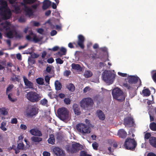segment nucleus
<instances>
[{
	"label": "nucleus",
	"mask_w": 156,
	"mask_h": 156,
	"mask_svg": "<svg viewBox=\"0 0 156 156\" xmlns=\"http://www.w3.org/2000/svg\"><path fill=\"white\" fill-rule=\"evenodd\" d=\"M0 15L4 20L9 19L12 15L7 2L4 0H0Z\"/></svg>",
	"instance_id": "1"
},
{
	"label": "nucleus",
	"mask_w": 156,
	"mask_h": 156,
	"mask_svg": "<svg viewBox=\"0 0 156 156\" xmlns=\"http://www.w3.org/2000/svg\"><path fill=\"white\" fill-rule=\"evenodd\" d=\"M137 145V143L135 140L130 138H127L124 144L125 148L126 150L134 151Z\"/></svg>",
	"instance_id": "2"
},
{
	"label": "nucleus",
	"mask_w": 156,
	"mask_h": 156,
	"mask_svg": "<svg viewBox=\"0 0 156 156\" xmlns=\"http://www.w3.org/2000/svg\"><path fill=\"white\" fill-rule=\"evenodd\" d=\"M102 77L103 80L105 82L111 84L114 80L115 76L110 71L105 70L102 73Z\"/></svg>",
	"instance_id": "3"
},
{
	"label": "nucleus",
	"mask_w": 156,
	"mask_h": 156,
	"mask_svg": "<svg viewBox=\"0 0 156 156\" xmlns=\"http://www.w3.org/2000/svg\"><path fill=\"white\" fill-rule=\"evenodd\" d=\"M85 41V38L82 35L80 34L78 35V40L76 43L73 42V43H69L68 46L70 48H74L73 44L76 45V47H79L82 49H83L85 47L84 43Z\"/></svg>",
	"instance_id": "4"
},
{
	"label": "nucleus",
	"mask_w": 156,
	"mask_h": 156,
	"mask_svg": "<svg viewBox=\"0 0 156 156\" xmlns=\"http://www.w3.org/2000/svg\"><path fill=\"white\" fill-rule=\"evenodd\" d=\"M27 98L31 102H35L39 101L41 98V97L40 94L36 92L31 91L27 93Z\"/></svg>",
	"instance_id": "5"
},
{
	"label": "nucleus",
	"mask_w": 156,
	"mask_h": 156,
	"mask_svg": "<svg viewBox=\"0 0 156 156\" xmlns=\"http://www.w3.org/2000/svg\"><path fill=\"white\" fill-rule=\"evenodd\" d=\"M76 128L78 132L81 134H85L90 133V132L89 127L85 124L79 123L76 126Z\"/></svg>",
	"instance_id": "6"
},
{
	"label": "nucleus",
	"mask_w": 156,
	"mask_h": 156,
	"mask_svg": "<svg viewBox=\"0 0 156 156\" xmlns=\"http://www.w3.org/2000/svg\"><path fill=\"white\" fill-rule=\"evenodd\" d=\"M57 113L58 117L62 120L69 119V111L65 107L59 108L58 110Z\"/></svg>",
	"instance_id": "7"
},
{
	"label": "nucleus",
	"mask_w": 156,
	"mask_h": 156,
	"mask_svg": "<svg viewBox=\"0 0 156 156\" xmlns=\"http://www.w3.org/2000/svg\"><path fill=\"white\" fill-rule=\"evenodd\" d=\"M113 98L119 101H122L125 99L122 91L119 88H114L112 91Z\"/></svg>",
	"instance_id": "8"
},
{
	"label": "nucleus",
	"mask_w": 156,
	"mask_h": 156,
	"mask_svg": "<svg viewBox=\"0 0 156 156\" xmlns=\"http://www.w3.org/2000/svg\"><path fill=\"white\" fill-rule=\"evenodd\" d=\"M5 24V25L3 26V29L6 31V37L9 38H13V34L14 33L15 29L10 28V26L11 24L10 22L6 21Z\"/></svg>",
	"instance_id": "9"
},
{
	"label": "nucleus",
	"mask_w": 156,
	"mask_h": 156,
	"mask_svg": "<svg viewBox=\"0 0 156 156\" xmlns=\"http://www.w3.org/2000/svg\"><path fill=\"white\" fill-rule=\"evenodd\" d=\"M93 103V100L91 98H85L81 101L80 106L83 108L86 109L88 107L92 106Z\"/></svg>",
	"instance_id": "10"
},
{
	"label": "nucleus",
	"mask_w": 156,
	"mask_h": 156,
	"mask_svg": "<svg viewBox=\"0 0 156 156\" xmlns=\"http://www.w3.org/2000/svg\"><path fill=\"white\" fill-rule=\"evenodd\" d=\"M82 149L83 146L82 145L80 144L79 143H76L72 144V147L70 150L68 149L67 150L69 152L73 154L78 152L79 151L82 150Z\"/></svg>",
	"instance_id": "11"
},
{
	"label": "nucleus",
	"mask_w": 156,
	"mask_h": 156,
	"mask_svg": "<svg viewBox=\"0 0 156 156\" xmlns=\"http://www.w3.org/2000/svg\"><path fill=\"white\" fill-rule=\"evenodd\" d=\"M139 79L140 80L139 86H140L141 85V82L138 76H130L128 78V82L130 84H135L136 83Z\"/></svg>",
	"instance_id": "12"
},
{
	"label": "nucleus",
	"mask_w": 156,
	"mask_h": 156,
	"mask_svg": "<svg viewBox=\"0 0 156 156\" xmlns=\"http://www.w3.org/2000/svg\"><path fill=\"white\" fill-rule=\"evenodd\" d=\"M38 112V111L36 108L33 107L27 112L26 116L27 117L31 118L34 116H35Z\"/></svg>",
	"instance_id": "13"
},
{
	"label": "nucleus",
	"mask_w": 156,
	"mask_h": 156,
	"mask_svg": "<svg viewBox=\"0 0 156 156\" xmlns=\"http://www.w3.org/2000/svg\"><path fill=\"white\" fill-rule=\"evenodd\" d=\"M52 150L54 154L57 156H65V154L63 151L58 147H54Z\"/></svg>",
	"instance_id": "14"
},
{
	"label": "nucleus",
	"mask_w": 156,
	"mask_h": 156,
	"mask_svg": "<svg viewBox=\"0 0 156 156\" xmlns=\"http://www.w3.org/2000/svg\"><path fill=\"white\" fill-rule=\"evenodd\" d=\"M134 123L133 119L129 117H127L124 119V124L125 126H133Z\"/></svg>",
	"instance_id": "15"
},
{
	"label": "nucleus",
	"mask_w": 156,
	"mask_h": 156,
	"mask_svg": "<svg viewBox=\"0 0 156 156\" xmlns=\"http://www.w3.org/2000/svg\"><path fill=\"white\" fill-rule=\"evenodd\" d=\"M23 78L25 85L29 88L33 89V84L31 81H29L25 76H23Z\"/></svg>",
	"instance_id": "16"
},
{
	"label": "nucleus",
	"mask_w": 156,
	"mask_h": 156,
	"mask_svg": "<svg viewBox=\"0 0 156 156\" xmlns=\"http://www.w3.org/2000/svg\"><path fill=\"white\" fill-rule=\"evenodd\" d=\"M29 132L32 135L41 136L42 134L41 131L37 129H33L30 130Z\"/></svg>",
	"instance_id": "17"
},
{
	"label": "nucleus",
	"mask_w": 156,
	"mask_h": 156,
	"mask_svg": "<svg viewBox=\"0 0 156 156\" xmlns=\"http://www.w3.org/2000/svg\"><path fill=\"white\" fill-rule=\"evenodd\" d=\"M24 7L26 16L30 17L33 15V12L31 8L26 5H24Z\"/></svg>",
	"instance_id": "18"
},
{
	"label": "nucleus",
	"mask_w": 156,
	"mask_h": 156,
	"mask_svg": "<svg viewBox=\"0 0 156 156\" xmlns=\"http://www.w3.org/2000/svg\"><path fill=\"white\" fill-rule=\"evenodd\" d=\"M73 108L75 114L76 115H79L80 114L81 111L79 105L76 104H74L73 106Z\"/></svg>",
	"instance_id": "19"
},
{
	"label": "nucleus",
	"mask_w": 156,
	"mask_h": 156,
	"mask_svg": "<svg viewBox=\"0 0 156 156\" xmlns=\"http://www.w3.org/2000/svg\"><path fill=\"white\" fill-rule=\"evenodd\" d=\"M96 115L98 117L100 120L103 121L105 119V115L101 110H98L96 111Z\"/></svg>",
	"instance_id": "20"
},
{
	"label": "nucleus",
	"mask_w": 156,
	"mask_h": 156,
	"mask_svg": "<svg viewBox=\"0 0 156 156\" xmlns=\"http://www.w3.org/2000/svg\"><path fill=\"white\" fill-rule=\"evenodd\" d=\"M20 76L16 75L14 73H13L11 76L10 80L13 83H16V82H20Z\"/></svg>",
	"instance_id": "21"
},
{
	"label": "nucleus",
	"mask_w": 156,
	"mask_h": 156,
	"mask_svg": "<svg viewBox=\"0 0 156 156\" xmlns=\"http://www.w3.org/2000/svg\"><path fill=\"white\" fill-rule=\"evenodd\" d=\"M51 2L49 0H44L43 2L42 9L45 10L48 9L51 5Z\"/></svg>",
	"instance_id": "22"
},
{
	"label": "nucleus",
	"mask_w": 156,
	"mask_h": 156,
	"mask_svg": "<svg viewBox=\"0 0 156 156\" xmlns=\"http://www.w3.org/2000/svg\"><path fill=\"white\" fill-rule=\"evenodd\" d=\"M118 135L121 138H125L127 136V133L124 129H121L119 130Z\"/></svg>",
	"instance_id": "23"
},
{
	"label": "nucleus",
	"mask_w": 156,
	"mask_h": 156,
	"mask_svg": "<svg viewBox=\"0 0 156 156\" xmlns=\"http://www.w3.org/2000/svg\"><path fill=\"white\" fill-rule=\"evenodd\" d=\"M149 143L152 146L156 148V137H151L149 140Z\"/></svg>",
	"instance_id": "24"
},
{
	"label": "nucleus",
	"mask_w": 156,
	"mask_h": 156,
	"mask_svg": "<svg viewBox=\"0 0 156 156\" xmlns=\"http://www.w3.org/2000/svg\"><path fill=\"white\" fill-rule=\"evenodd\" d=\"M67 50L63 47H62L60 49V51H58L57 53V55L60 57H61L62 55H65L66 54Z\"/></svg>",
	"instance_id": "25"
},
{
	"label": "nucleus",
	"mask_w": 156,
	"mask_h": 156,
	"mask_svg": "<svg viewBox=\"0 0 156 156\" xmlns=\"http://www.w3.org/2000/svg\"><path fill=\"white\" fill-rule=\"evenodd\" d=\"M49 136V138L48 140V143L52 145L54 144L55 140L54 135L52 134H51Z\"/></svg>",
	"instance_id": "26"
},
{
	"label": "nucleus",
	"mask_w": 156,
	"mask_h": 156,
	"mask_svg": "<svg viewBox=\"0 0 156 156\" xmlns=\"http://www.w3.org/2000/svg\"><path fill=\"white\" fill-rule=\"evenodd\" d=\"M55 89L57 90H60L62 88L61 83L58 80L55 81Z\"/></svg>",
	"instance_id": "27"
},
{
	"label": "nucleus",
	"mask_w": 156,
	"mask_h": 156,
	"mask_svg": "<svg viewBox=\"0 0 156 156\" xmlns=\"http://www.w3.org/2000/svg\"><path fill=\"white\" fill-rule=\"evenodd\" d=\"M71 67L73 69L81 71L82 68L80 65L78 64L73 63L71 65Z\"/></svg>",
	"instance_id": "28"
},
{
	"label": "nucleus",
	"mask_w": 156,
	"mask_h": 156,
	"mask_svg": "<svg viewBox=\"0 0 156 156\" xmlns=\"http://www.w3.org/2000/svg\"><path fill=\"white\" fill-rule=\"evenodd\" d=\"M31 139L32 141L38 143L42 141V139L41 138L34 136L32 137Z\"/></svg>",
	"instance_id": "29"
},
{
	"label": "nucleus",
	"mask_w": 156,
	"mask_h": 156,
	"mask_svg": "<svg viewBox=\"0 0 156 156\" xmlns=\"http://www.w3.org/2000/svg\"><path fill=\"white\" fill-rule=\"evenodd\" d=\"M66 87L69 91L71 92L74 91L75 90V87L74 85L72 83H70L68 85H67Z\"/></svg>",
	"instance_id": "30"
},
{
	"label": "nucleus",
	"mask_w": 156,
	"mask_h": 156,
	"mask_svg": "<svg viewBox=\"0 0 156 156\" xmlns=\"http://www.w3.org/2000/svg\"><path fill=\"white\" fill-rule=\"evenodd\" d=\"M0 114L3 115H6L8 114V112L5 108H0Z\"/></svg>",
	"instance_id": "31"
},
{
	"label": "nucleus",
	"mask_w": 156,
	"mask_h": 156,
	"mask_svg": "<svg viewBox=\"0 0 156 156\" xmlns=\"http://www.w3.org/2000/svg\"><path fill=\"white\" fill-rule=\"evenodd\" d=\"M142 93L145 96H149L151 94L150 90L148 89H146L142 90Z\"/></svg>",
	"instance_id": "32"
},
{
	"label": "nucleus",
	"mask_w": 156,
	"mask_h": 156,
	"mask_svg": "<svg viewBox=\"0 0 156 156\" xmlns=\"http://www.w3.org/2000/svg\"><path fill=\"white\" fill-rule=\"evenodd\" d=\"M93 74L91 72L90 70H87L85 71L84 74V76L86 78H89L91 77Z\"/></svg>",
	"instance_id": "33"
},
{
	"label": "nucleus",
	"mask_w": 156,
	"mask_h": 156,
	"mask_svg": "<svg viewBox=\"0 0 156 156\" xmlns=\"http://www.w3.org/2000/svg\"><path fill=\"white\" fill-rule=\"evenodd\" d=\"M151 130L153 131H156V123L153 122L151 123L149 126Z\"/></svg>",
	"instance_id": "34"
},
{
	"label": "nucleus",
	"mask_w": 156,
	"mask_h": 156,
	"mask_svg": "<svg viewBox=\"0 0 156 156\" xmlns=\"http://www.w3.org/2000/svg\"><path fill=\"white\" fill-rule=\"evenodd\" d=\"M46 71L48 73H49L50 74L52 75V76H54V72L53 70H51V68L49 66H47L46 67Z\"/></svg>",
	"instance_id": "35"
},
{
	"label": "nucleus",
	"mask_w": 156,
	"mask_h": 156,
	"mask_svg": "<svg viewBox=\"0 0 156 156\" xmlns=\"http://www.w3.org/2000/svg\"><path fill=\"white\" fill-rule=\"evenodd\" d=\"M36 81L37 83L39 85H42L44 84V79L41 77L38 78L36 79Z\"/></svg>",
	"instance_id": "36"
},
{
	"label": "nucleus",
	"mask_w": 156,
	"mask_h": 156,
	"mask_svg": "<svg viewBox=\"0 0 156 156\" xmlns=\"http://www.w3.org/2000/svg\"><path fill=\"white\" fill-rule=\"evenodd\" d=\"M6 125V123L5 122H3L1 123L0 128L4 131L7 130V129L5 127Z\"/></svg>",
	"instance_id": "37"
},
{
	"label": "nucleus",
	"mask_w": 156,
	"mask_h": 156,
	"mask_svg": "<svg viewBox=\"0 0 156 156\" xmlns=\"http://www.w3.org/2000/svg\"><path fill=\"white\" fill-rule=\"evenodd\" d=\"M14 35L15 37L16 38L20 39L23 37V36L21 34L18 33L15 30L14 33Z\"/></svg>",
	"instance_id": "38"
},
{
	"label": "nucleus",
	"mask_w": 156,
	"mask_h": 156,
	"mask_svg": "<svg viewBox=\"0 0 156 156\" xmlns=\"http://www.w3.org/2000/svg\"><path fill=\"white\" fill-rule=\"evenodd\" d=\"M17 146L18 149L20 151V150L23 149L24 147V144L23 142H22V143H18Z\"/></svg>",
	"instance_id": "39"
},
{
	"label": "nucleus",
	"mask_w": 156,
	"mask_h": 156,
	"mask_svg": "<svg viewBox=\"0 0 156 156\" xmlns=\"http://www.w3.org/2000/svg\"><path fill=\"white\" fill-rule=\"evenodd\" d=\"M151 134L149 133H146L144 135V139L145 140H147L149 139L151 137Z\"/></svg>",
	"instance_id": "40"
},
{
	"label": "nucleus",
	"mask_w": 156,
	"mask_h": 156,
	"mask_svg": "<svg viewBox=\"0 0 156 156\" xmlns=\"http://www.w3.org/2000/svg\"><path fill=\"white\" fill-rule=\"evenodd\" d=\"M92 146L94 150H97L98 147V144L96 142H94L92 144Z\"/></svg>",
	"instance_id": "41"
},
{
	"label": "nucleus",
	"mask_w": 156,
	"mask_h": 156,
	"mask_svg": "<svg viewBox=\"0 0 156 156\" xmlns=\"http://www.w3.org/2000/svg\"><path fill=\"white\" fill-rule=\"evenodd\" d=\"M14 86L13 84H11L9 85L8 87L7 88L6 90V93L7 94L8 92L9 91L11 90L12 89L13 87Z\"/></svg>",
	"instance_id": "42"
},
{
	"label": "nucleus",
	"mask_w": 156,
	"mask_h": 156,
	"mask_svg": "<svg viewBox=\"0 0 156 156\" xmlns=\"http://www.w3.org/2000/svg\"><path fill=\"white\" fill-rule=\"evenodd\" d=\"M37 0H23L25 3L26 4H31L34 3Z\"/></svg>",
	"instance_id": "43"
},
{
	"label": "nucleus",
	"mask_w": 156,
	"mask_h": 156,
	"mask_svg": "<svg viewBox=\"0 0 156 156\" xmlns=\"http://www.w3.org/2000/svg\"><path fill=\"white\" fill-rule=\"evenodd\" d=\"M12 95V94L10 93L8 94V98L12 102H14L16 100V99L12 98L11 97Z\"/></svg>",
	"instance_id": "44"
},
{
	"label": "nucleus",
	"mask_w": 156,
	"mask_h": 156,
	"mask_svg": "<svg viewBox=\"0 0 156 156\" xmlns=\"http://www.w3.org/2000/svg\"><path fill=\"white\" fill-rule=\"evenodd\" d=\"M40 103L42 105H45L47 104L48 101L46 99L44 98L41 101Z\"/></svg>",
	"instance_id": "45"
},
{
	"label": "nucleus",
	"mask_w": 156,
	"mask_h": 156,
	"mask_svg": "<svg viewBox=\"0 0 156 156\" xmlns=\"http://www.w3.org/2000/svg\"><path fill=\"white\" fill-rule=\"evenodd\" d=\"M12 149L14 150L15 151V153L16 154L20 152V151L17 148V147H16L15 145H12Z\"/></svg>",
	"instance_id": "46"
},
{
	"label": "nucleus",
	"mask_w": 156,
	"mask_h": 156,
	"mask_svg": "<svg viewBox=\"0 0 156 156\" xmlns=\"http://www.w3.org/2000/svg\"><path fill=\"white\" fill-rule=\"evenodd\" d=\"M28 62L31 63L32 64H33L35 63V61L34 58L31 57H29L28 58Z\"/></svg>",
	"instance_id": "47"
},
{
	"label": "nucleus",
	"mask_w": 156,
	"mask_h": 156,
	"mask_svg": "<svg viewBox=\"0 0 156 156\" xmlns=\"http://www.w3.org/2000/svg\"><path fill=\"white\" fill-rule=\"evenodd\" d=\"M59 48L58 46H55L52 48H49L48 49L52 51H55L58 50Z\"/></svg>",
	"instance_id": "48"
},
{
	"label": "nucleus",
	"mask_w": 156,
	"mask_h": 156,
	"mask_svg": "<svg viewBox=\"0 0 156 156\" xmlns=\"http://www.w3.org/2000/svg\"><path fill=\"white\" fill-rule=\"evenodd\" d=\"M80 156H91V155L87 154L86 152L84 151H82L80 153Z\"/></svg>",
	"instance_id": "49"
},
{
	"label": "nucleus",
	"mask_w": 156,
	"mask_h": 156,
	"mask_svg": "<svg viewBox=\"0 0 156 156\" xmlns=\"http://www.w3.org/2000/svg\"><path fill=\"white\" fill-rule=\"evenodd\" d=\"M123 87L126 88L128 90L130 89L131 88V87L126 83H123Z\"/></svg>",
	"instance_id": "50"
},
{
	"label": "nucleus",
	"mask_w": 156,
	"mask_h": 156,
	"mask_svg": "<svg viewBox=\"0 0 156 156\" xmlns=\"http://www.w3.org/2000/svg\"><path fill=\"white\" fill-rule=\"evenodd\" d=\"M56 61L57 63L60 64H62L63 63V61L60 58H57L56 59Z\"/></svg>",
	"instance_id": "51"
},
{
	"label": "nucleus",
	"mask_w": 156,
	"mask_h": 156,
	"mask_svg": "<svg viewBox=\"0 0 156 156\" xmlns=\"http://www.w3.org/2000/svg\"><path fill=\"white\" fill-rule=\"evenodd\" d=\"M32 41H33L34 43H36L39 41V40L36 36H34L32 39Z\"/></svg>",
	"instance_id": "52"
},
{
	"label": "nucleus",
	"mask_w": 156,
	"mask_h": 156,
	"mask_svg": "<svg viewBox=\"0 0 156 156\" xmlns=\"http://www.w3.org/2000/svg\"><path fill=\"white\" fill-rule=\"evenodd\" d=\"M65 103L67 105L69 104L70 103V100L69 98H66L64 99Z\"/></svg>",
	"instance_id": "53"
},
{
	"label": "nucleus",
	"mask_w": 156,
	"mask_h": 156,
	"mask_svg": "<svg viewBox=\"0 0 156 156\" xmlns=\"http://www.w3.org/2000/svg\"><path fill=\"white\" fill-rule=\"evenodd\" d=\"M40 25V23L34 21L33 22V26L34 27H39Z\"/></svg>",
	"instance_id": "54"
},
{
	"label": "nucleus",
	"mask_w": 156,
	"mask_h": 156,
	"mask_svg": "<svg viewBox=\"0 0 156 156\" xmlns=\"http://www.w3.org/2000/svg\"><path fill=\"white\" fill-rule=\"evenodd\" d=\"M18 122L16 118H14L12 119L11 120V123L12 124H16Z\"/></svg>",
	"instance_id": "55"
},
{
	"label": "nucleus",
	"mask_w": 156,
	"mask_h": 156,
	"mask_svg": "<svg viewBox=\"0 0 156 156\" xmlns=\"http://www.w3.org/2000/svg\"><path fill=\"white\" fill-rule=\"evenodd\" d=\"M71 73V72L69 70H66L64 72V75L66 76H69Z\"/></svg>",
	"instance_id": "56"
},
{
	"label": "nucleus",
	"mask_w": 156,
	"mask_h": 156,
	"mask_svg": "<svg viewBox=\"0 0 156 156\" xmlns=\"http://www.w3.org/2000/svg\"><path fill=\"white\" fill-rule=\"evenodd\" d=\"M50 77L48 75H46L45 77V80L47 83H49Z\"/></svg>",
	"instance_id": "57"
},
{
	"label": "nucleus",
	"mask_w": 156,
	"mask_h": 156,
	"mask_svg": "<svg viewBox=\"0 0 156 156\" xmlns=\"http://www.w3.org/2000/svg\"><path fill=\"white\" fill-rule=\"evenodd\" d=\"M118 73L119 75L121 76L127 77V74L126 73H122L120 72H118Z\"/></svg>",
	"instance_id": "58"
},
{
	"label": "nucleus",
	"mask_w": 156,
	"mask_h": 156,
	"mask_svg": "<svg viewBox=\"0 0 156 156\" xmlns=\"http://www.w3.org/2000/svg\"><path fill=\"white\" fill-rule=\"evenodd\" d=\"M54 95V92L51 91L48 92V96L51 98H52L53 97V95Z\"/></svg>",
	"instance_id": "59"
},
{
	"label": "nucleus",
	"mask_w": 156,
	"mask_h": 156,
	"mask_svg": "<svg viewBox=\"0 0 156 156\" xmlns=\"http://www.w3.org/2000/svg\"><path fill=\"white\" fill-rule=\"evenodd\" d=\"M152 77L154 82L156 83V72L154 73Z\"/></svg>",
	"instance_id": "60"
},
{
	"label": "nucleus",
	"mask_w": 156,
	"mask_h": 156,
	"mask_svg": "<svg viewBox=\"0 0 156 156\" xmlns=\"http://www.w3.org/2000/svg\"><path fill=\"white\" fill-rule=\"evenodd\" d=\"M47 62L49 63H53L54 60V59L52 58H48V59H47Z\"/></svg>",
	"instance_id": "61"
},
{
	"label": "nucleus",
	"mask_w": 156,
	"mask_h": 156,
	"mask_svg": "<svg viewBox=\"0 0 156 156\" xmlns=\"http://www.w3.org/2000/svg\"><path fill=\"white\" fill-rule=\"evenodd\" d=\"M39 55H38L34 53L32 54L31 55V57L34 58H37L39 57Z\"/></svg>",
	"instance_id": "62"
},
{
	"label": "nucleus",
	"mask_w": 156,
	"mask_h": 156,
	"mask_svg": "<svg viewBox=\"0 0 156 156\" xmlns=\"http://www.w3.org/2000/svg\"><path fill=\"white\" fill-rule=\"evenodd\" d=\"M20 128L23 130H25L27 129V126L24 124H21L20 126Z\"/></svg>",
	"instance_id": "63"
},
{
	"label": "nucleus",
	"mask_w": 156,
	"mask_h": 156,
	"mask_svg": "<svg viewBox=\"0 0 156 156\" xmlns=\"http://www.w3.org/2000/svg\"><path fill=\"white\" fill-rule=\"evenodd\" d=\"M50 154L49 152L44 151L43 153V156H50Z\"/></svg>",
	"instance_id": "64"
}]
</instances>
